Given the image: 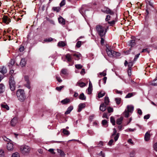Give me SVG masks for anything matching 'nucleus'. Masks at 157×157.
Segmentation results:
<instances>
[{
	"label": "nucleus",
	"mask_w": 157,
	"mask_h": 157,
	"mask_svg": "<svg viewBox=\"0 0 157 157\" xmlns=\"http://www.w3.org/2000/svg\"><path fill=\"white\" fill-rule=\"evenodd\" d=\"M16 95L18 99L20 101H24L26 98L25 93L23 90L19 89L17 90Z\"/></svg>",
	"instance_id": "nucleus-1"
},
{
	"label": "nucleus",
	"mask_w": 157,
	"mask_h": 157,
	"mask_svg": "<svg viewBox=\"0 0 157 157\" xmlns=\"http://www.w3.org/2000/svg\"><path fill=\"white\" fill-rule=\"evenodd\" d=\"M96 30L98 35L101 37L104 36L107 32L106 29L104 31V27L99 25L96 26Z\"/></svg>",
	"instance_id": "nucleus-2"
},
{
	"label": "nucleus",
	"mask_w": 157,
	"mask_h": 157,
	"mask_svg": "<svg viewBox=\"0 0 157 157\" xmlns=\"http://www.w3.org/2000/svg\"><path fill=\"white\" fill-rule=\"evenodd\" d=\"M106 49V51L108 56L110 57H118L120 56V54L119 52H115L112 50L110 48L107 47V45L105 46Z\"/></svg>",
	"instance_id": "nucleus-3"
},
{
	"label": "nucleus",
	"mask_w": 157,
	"mask_h": 157,
	"mask_svg": "<svg viewBox=\"0 0 157 157\" xmlns=\"http://www.w3.org/2000/svg\"><path fill=\"white\" fill-rule=\"evenodd\" d=\"M9 83L10 89L12 91H14L15 89V82L13 77L12 75L10 77Z\"/></svg>",
	"instance_id": "nucleus-4"
},
{
	"label": "nucleus",
	"mask_w": 157,
	"mask_h": 157,
	"mask_svg": "<svg viewBox=\"0 0 157 157\" xmlns=\"http://www.w3.org/2000/svg\"><path fill=\"white\" fill-rule=\"evenodd\" d=\"M30 148L29 146L25 145L21 146L20 147L21 151L24 154H29L30 151Z\"/></svg>",
	"instance_id": "nucleus-5"
},
{
	"label": "nucleus",
	"mask_w": 157,
	"mask_h": 157,
	"mask_svg": "<svg viewBox=\"0 0 157 157\" xmlns=\"http://www.w3.org/2000/svg\"><path fill=\"white\" fill-rule=\"evenodd\" d=\"M101 10L103 12L107 14H109L110 15H113L114 14V12L113 11L107 7H105L104 8L102 9Z\"/></svg>",
	"instance_id": "nucleus-6"
},
{
	"label": "nucleus",
	"mask_w": 157,
	"mask_h": 157,
	"mask_svg": "<svg viewBox=\"0 0 157 157\" xmlns=\"http://www.w3.org/2000/svg\"><path fill=\"white\" fill-rule=\"evenodd\" d=\"M17 122V117H14L10 121V125L12 127H14L15 126Z\"/></svg>",
	"instance_id": "nucleus-7"
},
{
	"label": "nucleus",
	"mask_w": 157,
	"mask_h": 157,
	"mask_svg": "<svg viewBox=\"0 0 157 157\" xmlns=\"http://www.w3.org/2000/svg\"><path fill=\"white\" fill-rule=\"evenodd\" d=\"M3 22L8 24L10 22V19L6 16H4L2 18Z\"/></svg>",
	"instance_id": "nucleus-8"
},
{
	"label": "nucleus",
	"mask_w": 157,
	"mask_h": 157,
	"mask_svg": "<svg viewBox=\"0 0 157 157\" xmlns=\"http://www.w3.org/2000/svg\"><path fill=\"white\" fill-rule=\"evenodd\" d=\"M7 148L8 150L11 151L13 150V144L11 143H8L7 144Z\"/></svg>",
	"instance_id": "nucleus-9"
},
{
	"label": "nucleus",
	"mask_w": 157,
	"mask_h": 157,
	"mask_svg": "<svg viewBox=\"0 0 157 157\" xmlns=\"http://www.w3.org/2000/svg\"><path fill=\"white\" fill-rule=\"evenodd\" d=\"M150 132H147L145 135L144 140L146 141H148L150 138Z\"/></svg>",
	"instance_id": "nucleus-10"
},
{
	"label": "nucleus",
	"mask_w": 157,
	"mask_h": 157,
	"mask_svg": "<svg viewBox=\"0 0 157 157\" xmlns=\"http://www.w3.org/2000/svg\"><path fill=\"white\" fill-rule=\"evenodd\" d=\"M86 106V105L85 103H80L78 106V112H80L82 109L85 108Z\"/></svg>",
	"instance_id": "nucleus-11"
},
{
	"label": "nucleus",
	"mask_w": 157,
	"mask_h": 157,
	"mask_svg": "<svg viewBox=\"0 0 157 157\" xmlns=\"http://www.w3.org/2000/svg\"><path fill=\"white\" fill-rule=\"evenodd\" d=\"M58 20L59 23L60 24H62V25H64L65 24V20L62 17L60 16L58 18Z\"/></svg>",
	"instance_id": "nucleus-12"
},
{
	"label": "nucleus",
	"mask_w": 157,
	"mask_h": 157,
	"mask_svg": "<svg viewBox=\"0 0 157 157\" xmlns=\"http://www.w3.org/2000/svg\"><path fill=\"white\" fill-rule=\"evenodd\" d=\"M92 85L90 82H89V87L88 88V94H90L92 92Z\"/></svg>",
	"instance_id": "nucleus-13"
},
{
	"label": "nucleus",
	"mask_w": 157,
	"mask_h": 157,
	"mask_svg": "<svg viewBox=\"0 0 157 157\" xmlns=\"http://www.w3.org/2000/svg\"><path fill=\"white\" fill-rule=\"evenodd\" d=\"M15 63L14 60L13 59H11L10 62L8 63V66L10 68H11Z\"/></svg>",
	"instance_id": "nucleus-14"
},
{
	"label": "nucleus",
	"mask_w": 157,
	"mask_h": 157,
	"mask_svg": "<svg viewBox=\"0 0 157 157\" xmlns=\"http://www.w3.org/2000/svg\"><path fill=\"white\" fill-rule=\"evenodd\" d=\"M73 56L75 57V60H78L80 59V58L81 56V55L79 53H75L72 55Z\"/></svg>",
	"instance_id": "nucleus-15"
},
{
	"label": "nucleus",
	"mask_w": 157,
	"mask_h": 157,
	"mask_svg": "<svg viewBox=\"0 0 157 157\" xmlns=\"http://www.w3.org/2000/svg\"><path fill=\"white\" fill-rule=\"evenodd\" d=\"M135 44V40H131L129 42V46H131V47L129 48V50H131V48L133 47Z\"/></svg>",
	"instance_id": "nucleus-16"
},
{
	"label": "nucleus",
	"mask_w": 157,
	"mask_h": 157,
	"mask_svg": "<svg viewBox=\"0 0 157 157\" xmlns=\"http://www.w3.org/2000/svg\"><path fill=\"white\" fill-rule=\"evenodd\" d=\"M73 109V107L72 106H70L67 108V110L65 113V114L66 115H67L69 114L71 112L72 110Z\"/></svg>",
	"instance_id": "nucleus-17"
},
{
	"label": "nucleus",
	"mask_w": 157,
	"mask_h": 157,
	"mask_svg": "<svg viewBox=\"0 0 157 157\" xmlns=\"http://www.w3.org/2000/svg\"><path fill=\"white\" fill-rule=\"evenodd\" d=\"M127 111L129 113H132L133 111L134 107L132 105H128L127 106Z\"/></svg>",
	"instance_id": "nucleus-18"
},
{
	"label": "nucleus",
	"mask_w": 157,
	"mask_h": 157,
	"mask_svg": "<svg viewBox=\"0 0 157 157\" xmlns=\"http://www.w3.org/2000/svg\"><path fill=\"white\" fill-rule=\"evenodd\" d=\"M60 75L62 76V75H67V70L66 69H63L61 70L60 72Z\"/></svg>",
	"instance_id": "nucleus-19"
},
{
	"label": "nucleus",
	"mask_w": 157,
	"mask_h": 157,
	"mask_svg": "<svg viewBox=\"0 0 157 157\" xmlns=\"http://www.w3.org/2000/svg\"><path fill=\"white\" fill-rule=\"evenodd\" d=\"M106 106L104 105V103L101 104L100 106L99 109L100 110L103 112L106 110Z\"/></svg>",
	"instance_id": "nucleus-20"
},
{
	"label": "nucleus",
	"mask_w": 157,
	"mask_h": 157,
	"mask_svg": "<svg viewBox=\"0 0 157 157\" xmlns=\"http://www.w3.org/2000/svg\"><path fill=\"white\" fill-rule=\"evenodd\" d=\"M66 58L69 62H71L72 60L71 55L70 54H67L66 55Z\"/></svg>",
	"instance_id": "nucleus-21"
},
{
	"label": "nucleus",
	"mask_w": 157,
	"mask_h": 157,
	"mask_svg": "<svg viewBox=\"0 0 157 157\" xmlns=\"http://www.w3.org/2000/svg\"><path fill=\"white\" fill-rule=\"evenodd\" d=\"M70 102V100L69 98H66L61 101V102L63 104H67Z\"/></svg>",
	"instance_id": "nucleus-22"
},
{
	"label": "nucleus",
	"mask_w": 157,
	"mask_h": 157,
	"mask_svg": "<svg viewBox=\"0 0 157 157\" xmlns=\"http://www.w3.org/2000/svg\"><path fill=\"white\" fill-rule=\"evenodd\" d=\"M105 91H101L98 94V97L99 98H102L105 95Z\"/></svg>",
	"instance_id": "nucleus-23"
},
{
	"label": "nucleus",
	"mask_w": 157,
	"mask_h": 157,
	"mask_svg": "<svg viewBox=\"0 0 157 157\" xmlns=\"http://www.w3.org/2000/svg\"><path fill=\"white\" fill-rule=\"evenodd\" d=\"M150 85L154 86H157V79L153 80V81L149 82Z\"/></svg>",
	"instance_id": "nucleus-24"
},
{
	"label": "nucleus",
	"mask_w": 157,
	"mask_h": 157,
	"mask_svg": "<svg viewBox=\"0 0 157 157\" xmlns=\"http://www.w3.org/2000/svg\"><path fill=\"white\" fill-rule=\"evenodd\" d=\"M1 106L2 108L6 109L7 110H9V106L5 103L1 104Z\"/></svg>",
	"instance_id": "nucleus-25"
},
{
	"label": "nucleus",
	"mask_w": 157,
	"mask_h": 157,
	"mask_svg": "<svg viewBox=\"0 0 157 157\" xmlns=\"http://www.w3.org/2000/svg\"><path fill=\"white\" fill-rule=\"evenodd\" d=\"M123 118V117H121L117 119L116 122L117 124L119 125H120L122 123Z\"/></svg>",
	"instance_id": "nucleus-26"
},
{
	"label": "nucleus",
	"mask_w": 157,
	"mask_h": 157,
	"mask_svg": "<svg viewBox=\"0 0 157 157\" xmlns=\"http://www.w3.org/2000/svg\"><path fill=\"white\" fill-rule=\"evenodd\" d=\"M5 87L2 84H0V93H2L4 91Z\"/></svg>",
	"instance_id": "nucleus-27"
},
{
	"label": "nucleus",
	"mask_w": 157,
	"mask_h": 157,
	"mask_svg": "<svg viewBox=\"0 0 157 157\" xmlns=\"http://www.w3.org/2000/svg\"><path fill=\"white\" fill-rule=\"evenodd\" d=\"M101 123L102 125L105 127H106L108 126V122L107 121L105 120H102Z\"/></svg>",
	"instance_id": "nucleus-28"
},
{
	"label": "nucleus",
	"mask_w": 157,
	"mask_h": 157,
	"mask_svg": "<svg viewBox=\"0 0 157 157\" xmlns=\"http://www.w3.org/2000/svg\"><path fill=\"white\" fill-rule=\"evenodd\" d=\"M26 64V62L25 59H22L21 60L20 65L22 67H24L25 66Z\"/></svg>",
	"instance_id": "nucleus-29"
},
{
	"label": "nucleus",
	"mask_w": 157,
	"mask_h": 157,
	"mask_svg": "<svg viewBox=\"0 0 157 157\" xmlns=\"http://www.w3.org/2000/svg\"><path fill=\"white\" fill-rule=\"evenodd\" d=\"M66 45L65 42L62 41L59 42L58 44V45L59 47H63L65 46Z\"/></svg>",
	"instance_id": "nucleus-30"
},
{
	"label": "nucleus",
	"mask_w": 157,
	"mask_h": 157,
	"mask_svg": "<svg viewBox=\"0 0 157 157\" xmlns=\"http://www.w3.org/2000/svg\"><path fill=\"white\" fill-rule=\"evenodd\" d=\"M77 85L81 87H82L85 86L86 84L84 82H79L77 83Z\"/></svg>",
	"instance_id": "nucleus-31"
},
{
	"label": "nucleus",
	"mask_w": 157,
	"mask_h": 157,
	"mask_svg": "<svg viewBox=\"0 0 157 157\" xmlns=\"http://www.w3.org/2000/svg\"><path fill=\"white\" fill-rule=\"evenodd\" d=\"M52 9L54 11H56L57 13L59 12L61 9L59 7H54L52 8Z\"/></svg>",
	"instance_id": "nucleus-32"
},
{
	"label": "nucleus",
	"mask_w": 157,
	"mask_h": 157,
	"mask_svg": "<svg viewBox=\"0 0 157 157\" xmlns=\"http://www.w3.org/2000/svg\"><path fill=\"white\" fill-rule=\"evenodd\" d=\"M0 72L3 74V75H4V74L6 73L7 72L6 68L5 67H3L2 68L1 71Z\"/></svg>",
	"instance_id": "nucleus-33"
},
{
	"label": "nucleus",
	"mask_w": 157,
	"mask_h": 157,
	"mask_svg": "<svg viewBox=\"0 0 157 157\" xmlns=\"http://www.w3.org/2000/svg\"><path fill=\"white\" fill-rule=\"evenodd\" d=\"M79 98L82 100H85L86 99V97L85 96L84 94L82 93L80 95Z\"/></svg>",
	"instance_id": "nucleus-34"
},
{
	"label": "nucleus",
	"mask_w": 157,
	"mask_h": 157,
	"mask_svg": "<svg viewBox=\"0 0 157 157\" xmlns=\"http://www.w3.org/2000/svg\"><path fill=\"white\" fill-rule=\"evenodd\" d=\"M63 133L65 135H68L70 134V132H69L67 130L65 129H63Z\"/></svg>",
	"instance_id": "nucleus-35"
},
{
	"label": "nucleus",
	"mask_w": 157,
	"mask_h": 157,
	"mask_svg": "<svg viewBox=\"0 0 157 157\" xmlns=\"http://www.w3.org/2000/svg\"><path fill=\"white\" fill-rule=\"evenodd\" d=\"M109 101V98L108 97L105 96V103L106 105H108Z\"/></svg>",
	"instance_id": "nucleus-36"
},
{
	"label": "nucleus",
	"mask_w": 157,
	"mask_h": 157,
	"mask_svg": "<svg viewBox=\"0 0 157 157\" xmlns=\"http://www.w3.org/2000/svg\"><path fill=\"white\" fill-rule=\"evenodd\" d=\"M110 122L113 125H114L115 124V121L114 117H111L110 118Z\"/></svg>",
	"instance_id": "nucleus-37"
},
{
	"label": "nucleus",
	"mask_w": 157,
	"mask_h": 157,
	"mask_svg": "<svg viewBox=\"0 0 157 157\" xmlns=\"http://www.w3.org/2000/svg\"><path fill=\"white\" fill-rule=\"evenodd\" d=\"M116 21H117V20H113L112 21H108V23L109 24H110V25L113 26L115 24V22Z\"/></svg>",
	"instance_id": "nucleus-38"
},
{
	"label": "nucleus",
	"mask_w": 157,
	"mask_h": 157,
	"mask_svg": "<svg viewBox=\"0 0 157 157\" xmlns=\"http://www.w3.org/2000/svg\"><path fill=\"white\" fill-rule=\"evenodd\" d=\"M133 93H129L126 96H125V98H130L131 97L133 96Z\"/></svg>",
	"instance_id": "nucleus-39"
},
{
	"label": "nucleus",
	"mask_w": 157,
	"mask_h": 157,
	"mask_svg": "<svg viewBox=\"0 0 157 157\" xmlns=\"http://www.w3.org/2000/svg\"><path fill=\"white\" fill-rule=\"evenodd\" d=\"M115 101L116 103L119 105L120 104L121 101V98H116L115 99Z\"/></svg>",
	"instance_id": "nucleus-40"
},
{
	"label": "nucleus",
	"mask_w": 157,
	"mask_h": 157,
	"mask_svg": "<svg viewBox=\"0 0 157 157\" xmlns=\"http://www.w3.org/2000/svg\"><path fill=\"white\" fill-rule=\"evenodd\" d=\"M129 112H128L127 110H125L124 111V114L125 117H129Z\"/></svg>",
	"instance_id": "nucleus-41"
},
{
	"label": "nucleus",
	"mask_w": 157,
	"mask_h": 157,
	"mask_svg": "<svg viewBox=\"0 0 157 157\" xmlns=\"http://www.w3.org/2000/svg\"><path fill=\"white\" fill-rule=\"evenodd\" d=\"M58 152L61 156H64L65 155L63 151L61 150H58Z\"/></svg>",
	"instance_id": "nucleus-42"
},
{
	"label": "nucleus",
	"mask_w": 157,
	"mask_h": 157,
	"mask_svg": "<svg viewBox=\"0 0 157 157\" xmlns=\"http://www.w3.org/2000/svg\"><path fill=\"white\" fill-rule=\"evenodd\" d=\"M4 152L3 150L0 149V157H4Z\"/></svg>",
	"instance_id": "nucleus-43"
},
{
	"label": "nucleus",
	"mask_w": 157,
	"mask_h": 157,
	"mask_svg": "<svg viewBox=\"0 0 157 157\" xmlns=\"http://www.w3.org/2000/svg\"><path fill=\"white\" fill-rule=\"evenodd\" d=\"M75 66V67L78 69H81L82 67V66L80 64H76Z\"/></svg>",
	"instance_id": "nucleus-44"
},
{
	"label": "nucleus",
	"mask_w": 157,
	"mask_h": 157,
	"mask_svg": "<svg viewBox=\"0 0 157 157\" xmlns=\"http://www.w3.org/2000/svg\"><path fill=\"white\" fill-rule=\"evenodd\" d=\"M53 40V38L51 37L48 38H47L45 39L44 40V41L46 42H49L52 41Z\"/></svg>",
	"instance_id": "nucleus-45"
},
{
	"label": "nucleus",
	"mask_w": 157,
	"mask_h": 157,
	"mask_svg": "<svg viewBox=\"0 0 157 157\" xmlns=\"http://www.w3.org/2000/svg\"><path fill=\"white\" fill-rule=\"evenodd\" d=\"M66 3L65 0H63L59 4L60 7H62L64 6Z\"/></svg>",
	"instance_id": "nucleus-46"
},
{
	"label": "nucleus",
	"mask_w": 157,
	"mask_h": 157,
	"mask_svg": "<svg viewBox=\"0 0 157 157\" xmlns=\"http://www.w3.org/2000/svg\"><path fill=\"white\" fill-rule=\"evenodd\" d=\"M82 42L81 41H78L76 44V46L78 48H79L81 45Z\"/></svg>",
	"instance_id": "nucleus-47"
},
{
	"label": "nucleus",
	"mask_w": 157,
	"mask_h": 157,
	"mask_svg": "<svg viewBox=\"0 0 157 157\" xmlns=\"http://www.w3.org/2000/svg\"><path fill=\"white\" fill-rule=\"evenodd\" d=\"M64 86H62L59 87H57L56 88V89L58 91H60L61 89L63 88Z\"/></svg>",
	"instance_id": "nucleus-48"
},
{
	"label": "nucleus",
	"mask_w": 157,
	"mask_h": 157,
	"mask_svg": "<svg viewBox=\"0 0 157 157\" xmlns=\"http://www.w3.org/2000/svg\"><path fill=\"white\" fill-rule=\"evenodd\" d=\"M12 157H19V154L18 153L15 152L12 155Z\"/></svg>",
	"instance_id": "nucleus-49"
},
{
	"label": "nucleus",
	"mask_w": 157,
	"mask_h": 157,
	"mask_svg": "<svg viewBox=\"0 0 157 157\" xmlns=\"http://www.w3.org/2000/svg\"><path fill=\"white\" fill-rule=\"evenodd\" d=\"M100 75H102L103 76H105L106 75V71L105 70L103 72L100 73L99 74Z\"/></svg>",
	"instance_id": "nucleus-50"
},
{
	"label": "nucleus",
	"mask_w": 157,
	"mask_h": 157,
	"mask_svg": "<svg viewBox=\"0 0 157 157\" xmlns=\"http://www.w3.org/2000/svg\"><path fill=\"white\" fill-rule=\"evenodd\" d=\"M108 111L109 113L112 112L113 111V108H111L110 107H109L107 108Z\"/></svg>",
	"instance_id": "nucleus-51"
},
{
	"label": "nucleus",
	"mask_w": 157,
	"mask_h": 157,
	"mask_svg": "<svg viewBox=\"0 0 157 157\" xmlns=\"http://www.w3.org/2000/svg\"><path fill=\"white\" fill-rule=\"evenodd\" d=\"M24 78L25 81L26 82H29V78L27 76H24Z\"/></svg>",
	"instance_id": "nucleus-52"
},
{
	"label": "nucleus",
	"mask_w": 157,
	"mask_h": 157,
	"mask_svg": "<svg viewBox=\"0 0 157 157\" xmlns=\"http://www.w3.org/2000/svg\"><path fill=\"white\" fill-rule=\"evenodd\" d=\"M119 137V134L117 133L116 136L114 137V139L115 141L117 140Z\"/></svg>",
	"instance_id": "nucleus-53"
},
{
	"label": "nucleus",
	"mask_w": 157,
	"mask_h": 157,
	"mask_svg": "<svg viewBox=\"0 0 157 157\" xmlns=\"http://www.w3.org/2000/svg\"><path fill=\"white\" fill-rule=\"evenodd\" d=\"M136 130L135 128H129L128 129H126L125 131H129V132H133L134 131Z\"/></svg>",
	"instance_id": "nucleus-54"
},
{
	"label": "nucleus",
	"mask_w": 157,
	"mask_h": 157,
	"mask_svg": "<svg viewBox=\"0 0 157 157\" xmlns=\"http://www.w3.org/2000/svg\"><path fill=\"white\" fill-rule=\"evenodd\" d=\"M131 68H128V75L129 76H130L131 75Z\"/></svg>",
	"instance_id": "nucleus-55"
},
{
	"label": "nucleus",
	"mask_w": 157,
	"mask_h": 157,
	"mask_svg": "<svg viewBox=\"0 0 157 157\" xmlns=\"http://www.w3.org/2000/svg\"><path fill=\"white\" fill-rule=\"evenodd\" d=\"M115 92L117 94H122V91H119L117 90H115Z\"/></svg>",
	"instance_id": "nucleus-56"
},
{
	"label": "nucleus",
	"mask_w": 157,
	"mask_h": 157,
	"mask_svg": "<svg viewBox=\"0 0 157 157\" xmlns=\"http://www.w3.org/2000/svg\"><path fill=\"white\" fill-rule=\"evenodd\" d=\"M153 147L154 150L157 151V142L155 143L153 145Z\"/></svg>",
	"instance_id": "nucleus-57"
},
{
	"label": "nucleus",
	"mask_w": 157,
	"mask_h": 157,
	"mask_svg": "<svg viewBox=\"0 0 157 157\" xmlns=\"http://www.w3.org/2000/svg\"><path fill=\"white\" fill-rule=\"evenodd\" d=\"M102 117L103 118H105L107 119L109 118V117L108 116L107 114L105 113H103V114Z\"/></svg>",
	"instance_id": "nucleus-58"
},
{
	"label": "nucleus",
	"mask_w": 157,
	"mask_h": 157,
	"mask_svg": "<svg viewBox=\"0 0 157 157\" xmlns=\"http://www.w3.org/2000/svg\"><path fill=\"white\" fill-rule=\"evenodd\" d=\"M133 63L132 62H131L129 63L128 65V68H130L131 69V67L133 66Z\"/></svg>",
	"instance_id": "nucleus-59"
},
{
	"label": "nucleus",
	"mask_w": 157,
	"mask_h": 157,
	"mask_svg": "<svg viewBox=\"0 0 157 157\" xmlns=\"http://www.w3.org/2000/svg\"><path fill=\"white\" fill-rule=\"evenodd\" d=\"M150 117V115L149 114H147L144 116V119H148Z\"/></svg>",
	"instance_id": "nucleus-60"
},
{
	"label": "nucleus",
	"mask_w": 157,
	"mask_h": 157,
	"mask_svg": "<svg viewBox=\"0 0 157 157\" xmlns=\"http://www.w3.org/2000/svg\"><path fill=\"white\" fill-rule=\"evenodd\" d=\"M56 78L57 80L59 82H62V80L59 77H58L57 76L56 77Z\"/></svg>",
	"instance_id": "nucleus-61"
},
{
	"label": "nucleus",
	"mask_w": 157,
	"mask_h": 157,
	"mask_svg": "<svg viewBox=\"0 0 157 157\" xmlns=\"http://www.w3.org/2000/svg\"><path fill=\"white\" fill-rule=\"evenodd\" d=\"M25 86L26 87L30 89V86L29 82H26V84H25Z\"/></svg>",
	"instance_id": "nucleus-62"
},
{
	"label": "nucleus",
	"mask_w": 157,
	"mask_h": 157,
	"mask_svg": "<svg viewBox=\"0 0 157 157\" xmlns=\"http://www.w3.org/2000/svg\"><path fill=\"white\" fill-rule=\"evenodd\" d=\"M4 77L3 74L0 72V82L1 80Z\"/></svg>",
	"instance_id": "nucleus-63"
},
{
	"label": "nucleus",
	"mask_w": 157,
	"mask_h": 157,
	"mask_svg": "<svg viewBox=\"0 0 157 157\" xmlns=\"http://www.w3.org/2000/svg\"><path fill=\"white\" fill-rule=\"evenodd\" d=\"M19 50L21 52H23L24 50V47L23 46H21L19 48Z\"/></svg>",
	"instance_id": "nucleus-64"
}]
</instances>
